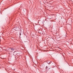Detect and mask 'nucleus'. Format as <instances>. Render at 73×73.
Listing matches in <instances>:
<instances>
[{
	"label": "nucleus",
	"mask_w": 73,
	"mask_h": 73,
	"mask_svg": "<svg viewBox=\"0 0 73 73\" xmlns=\"http://www.w3.org/2000/svg\"><path fill=\"white\" fill-rule=\"evenodd\" d=\"M49 68V69H50V68Z\"/></svg>",
	"instance_id": "nucleus-6"
},
{
	"label": "nucleus",
	"mask_w": 73,
	"mask_h": 73,
	"mask_svg": "<svg viewBox=\"0 0 73 73\" xmlns=\"http://www.w3.org/2000/svg\"><path fill=\"white\" fill-rule=\"evenodd\" d=\"M47 66H46V69H47Z\"/></svg>",
	"instance_id": "nucleus-3"
},
{
	"label": "nucleus",
	"mask_w": 73,
	"mask_h": 73,
	"mask_svg": "<svg viewBox=\"0 0 73 73\" xmlns=\"http://www.w3.org/2000/svg\"><path fill=\"white\" fill-rule=\"evenodd\" d=\"M15 31H17V28L16 27H15Z\"/></svg>",
	"instance_id": "nucleus-2"
},
{
	"label": "nucleus",
	"mask_w": 73,
	"mask_h": 73,
	"mask_svg": "<svg viewBox=\"0 0 73 73\" xmlns=\"http://www.w3.org/2000/svg\"><path fill=\"white\" fill-rule=\"evenodd\" d=\"M20 56H19V57H20ZM19 57V58H20Z\"/></svg>",
	"instance_id": "nucleus-5"
},
{
	"label": "nucleus",
	"mask_w": 73,
	"mask_h": 73,
	"mask_svg": "<svg viewBox=\"0 0 73 73\" xmlns=\"http://www.w3.org/2000/svg\"><path fill=\"white\" fill-rule=\"evenodd\" d=\"M13 50H14V49L12 48H10L8 49V51L9 52H12Z\"/></svg>",
	"instance_id": "nucleus-1"
},
{
	"label": "nucleus",
	"mask_w": 73,
	"mask_h": 73,
	"mask_svg": "<svg viewBox=\"0 0 73 73\" xmlns=\"http://www.w3.org/2000/svg\"><path fill=\"white\" fill-rule=\"evenodd\" d=\"M21 34H20V36H21Z\"/></svg>",
	"instance_id": "nucleus-4"
}]
</instances>
